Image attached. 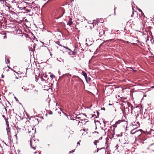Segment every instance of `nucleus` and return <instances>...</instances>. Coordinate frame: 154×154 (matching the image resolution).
<instances>
[{
  "label": "nucleus",
  "mask_w": 154,
  "mask_h": 154,
  "mask_svg": "<svg viewBox=\"0 0 154 154\" xmlns=\"http://www.w3.org/2000/svg\"><path fill=\"white\" fill-rule=\"evenodd\" d=\"M75 118L76 119L80 120L83 125H85L87 122H88L86 116L84 114H81L76 116Z\"/></svg>",
  "instance_id": "f257e3e1"
},
{
  "label": "nucleus",
  "mask_w": 154,
  "mask_h": 154,
  "mask_svg": "<svg viewBox=\"0 0 154 154\" xmlns=\"http://www.w3.org/2000/svg\"><path fill=\"white\" fill-rule=\"evenodd\" d=\"M3 117L6 122V130L7 132V134L8 138H10L11 137V133L10 131L11 129L9 128V124L8 122L7 119L5 117V116L4 115L2 116Z\"/></svg>",
  "instance_id": "f03ea898"
},
{
  "label": "nucleus",
  "mask_w": 154,
  "mask_h": 154,
  "mask_svg": "<svg viewBox=\"0 0 154 154\" xmlns=\"http://www.w3.org/2000/svg\"><path fill=\"white\" fill-rule=\"evenodd\" d=\"M103 124H102V125H101V129L104 130L105 131V134H106L108 135H109L112 134V133H111V131H110L111 126H110L108 127V128H104L102 126V125H103L104 126V127H105L106 126V125L105 124V123H104V122L103 121Z\"/></svg>",
  "instance_id": "7ed1b4c3"
},
{
  "label": "nucleus",
  "mask_w": 154,
  "mask_h": 154,
  "mask_svg": "<svg viewBox=\"0 0 154 154\" xmlns=\"http://www.w3.org/2000/svg\"><path fill=\"white\" fill-rule=\"evenodd\" d=\"M27 130L28 133L29 134V135L31 136L32 135L33 137L35 132V128L34 127L31 126H28V127Z\"/></svg>",
  "instance_id": "20e7f679"
},
{
  "label": "nucleus",
  "mask_w": 154,
  "mask_h": 154,
  "mask_svg": "<svg viewBox=\"0 0 154 154\" xmlns=\"http://www.w3.org/2000/svg\"><path fill=\"white\" fill-rule=\"evenodd\" d=\"M32 96L34 99L37 100L38 97V91L36 90H35L33 91L32 93Z\"/></svg>",
  "instance_id": "39448f33"
},
{
  "label": "nucleus",
  "mask_w": 154,
  "mask_h": 154,
  "mask_svg": "<svg viewBox=\"0 0 154 154\" xmlns=\"http://www.w3.org/2000/svg\"><path fill=\"white\" fill-rule=\"evenodd\" d=\"M133 23V21L131 20L129 21V23L130 24L131 28L132 29H134V24Z\"/></svg>",
  "instance_id": "423d86ee"
},
{
  "label": "nucleus",
  "mask_w": 154,
  "mask_h": 154,
  "mask_svg": "<svg viewBox=\"0 0 154 154\" xmlns=\"http://www.w3.org/2000/svg\"><path fill=\"white\" fill-rule=\"evenodd\" d=\"M73 120H75L76 121L78 122V126H82L83 125V124H82V123L81 122V121L80 120H78L77 119L75 120V119H73Z\"/></svg>",
  "instance_id": "0eeeda50"
},
{
  "label": "nucleus",
  "mask_w": 154,
  "mask_h": 154,
  "mask_svg": "<svg viewBox=\"0 0 154 154\" xmlns=\"http://www.w3.org/2000/svg\"><path fill=\"white\" fill-rule=\"evenodd\" d=\"M72 18H70L69 19V20L67 23V25L69 26H70L72 23Z\"/></svg>",
  "instance_id": "6e6552de"
},
{
  "label": "nucleus",
  "mask_w": 154,
  "mask_h": 154,
  "mask_svg": "<svg viewBox=\"0 0 154 154\" xmlns=\"http://www.w3.org/2000/svg\"><path fill=\"white\" fill-rule=\"evenodd\" d=\"M141 134V132L140 130L135 131V134H136L137 137H138Z\"/></svg>",
  "instance_id": "1a4fd4ad"
},
{
  "label": "nucleus",
  "mask_w": 154,
  "mask_h": 154,
  "mask_svg": "<svg viewBox=\"0 0 154 154\" xmlns=\"http://www.w3.org/2000/svg\"><path fill=\"white\" fill-rule=\"evenodd\" d=\"M134 3L133 2H131V5L132 6V9L133 10V13L131 15V17H132V15H134Z\"/></svg>",
  "instance_id": "9d476101"
},
{
  "label": "nucleus",
  "mask_w": 154,
  "mask_h": 154,
  "mask_svg": "<svg viewBox=\"0 0 154 154\" xmlns=\"http://www.w3.org/2000/svg\"><path fill=\"white\" fill-rule=\"evenodd\" d=\"M140 124L138 122H136V124H135V127H135V129L137 128H138L140 127Z\"/></svg>",
  "instance_id": "9b49d317"
},
{
  "label": "nucleus",
  "mask_w": 154,
  "mask_h": 154,
  "mask_svg": "<svg viewBox=\"0 0 154 154\" xmlns=\"http://www.w3.org/2000/svg\"><path fill=\"white\" fill-rule=\"evenodd\" d=\"M104 31L103 30H101L99 33V34L100 35V36L103 35L104 34Z\"/></svg>",
  "instance_id": "f8f14e48"
},
{
  "label": "nucleus",
  "mask_w": 154,
  "mask_h": 154,
  "mask_svg": "<svg viewBox=\"0 0 154 154\" xmlns=\"http://www.w3.org/2000/svg\"><path fill=\"white\" fill-rule=\"evenodd\" d=\"M82 73H83V75H84V76L85 77V78L86 79L87 78V74L86 73V72H82Z\"/></svg>",
  "instance_id": "ddd939ff"
},
{
  "label": "nucleus",
  "mask_w": 154,
  "mask_h": 154,
  "mask_svg": "<svg viewBox=\"0 0 154 154\" xmlns=\"http://www.w3.org/2000/svg\"><path fill=\"white\" fill-rule=\"evenodd\" d=\"M131 135H134L135 134L134 129H133L131 131Z\"/></svg>",
  "instance_id": "4468645a"
},
{
  "label": "nucleus",
  "mask_w": 154,
  "mask_h": 154,
  "mask_svg": "<svg viewBox=\"0 0 154 154\" xmlns=\"http://www.w3.org/2000/svg\"><path fill=\"white\" fill-rule=\"evenodd\" d=\"M32 140H31V141H30V145H31V147L34 150L35 149V147L34 146H32Z\"/></svg>",
  "instance_id": "2eb2a0df"
},
{
  "label": "nucleus",
  "mask_w": 154,
  "mask_h": 154,
  "mask_svg": "<svg viewBox=\"0 0 154 154\" xmlns=\"http://www.w3.org/2000/svg\"><path fill=\"white\" fill-rule=\"evenodd\" d=\"M69 51H68L69 54L70 55H72V51H71V50L70 49V50H69Z\"/></svg>",
  "instance_id": "dca6fc26"
},
{
  "label": "nucleus",
  "mask_w": 154,
  "mask_h": 154,
  "mask_svg": "<svg viewBox=\"0 0 154 154\" xmlns=\"http://www.w3.org/2000/svg\"><path fill=\"white\" fill-rule=\"evenodd\" d=\"M50 77L52 79L55 77V76L53 74H51L50 75Z\"/></svg>",
  "instance_id": "f3484780"
},
{
  "label": "nucleus",
  "mask_w": 154,
  "mask_h": 154,
  "mask_svg": "<svg viewBox=\"0 0 154 154\" xmlns=\"http://www.w3.org/2000/svg\"><path fill=\"white\" fill-rule=\"evenodd\" d=\"M5 62L6 63H7L8 62V63H9L10 62V61L8 59H6V58L5 57Z\"/></svg>",
  "instance_id": "a211bd4d"
},
{
  "label": "nucleus",
  "mask_w": 154,
  "mask_h": 154,
  "mask_svg": "<svg viewBox=\"0 0 154 154\" xmlns=\"http://www.w3.org/2000/svg\"><path fill=\"white\" fill-rule=\"evenodd\" d=\"M136 42H137V43H135V46L136 45H137V43H140V41L138 39H137V40H136Z\"/></svg>",
  "instance_id": "6ab92c4d"
},
{
  "label": "nucleus",
  "mask_w": 154,
  "mask_h": 154,
  "mask_svg": "<svg viewBox=\"0 0 154 154\" xmlns=\"http://www.w3.org/2000/svg\"><path fill=\"white\" fill-rule=\"evenodd\" d=\"M105 148L104 147H102V148H100V149H99L98 148V149H97V152H98V151H99V150H101V149H105Z\"/></svg>",
  "instance_id": "aec40b11"
},
{
  "label": "nucleus",
  "mask_w": 154,
  "mask_h": 154,
  "mask_svg": "<svg viewBox=\"0 0 154 154\" xmlns=\"http://www.w3.org/2000/svg\"><path fill=\"white\" fill-rule=\"evenodd\" d=\"M105 148L104 147H102V148H100V149H99L98 148V149H97V152H98V151H99V150H101V149H105Z\"/></svg>",
  "instance_id": "412c9836"
},
{
  "label": "nucleus",
  "mask_w": 154,
  "mask_h": 154,
  "mask_svg": "<svg viewBox=\"0 0 154 154\" xmlns=\"http://www.w3.org/2000/svg\"><path fill=\"white\" fill-rule=\"evenodd\" d=\"M41 80L42 81H43H43L45 82V79H43L42 77H41Z\"/></svg>",
  "instance_id": "4be33fe9"
},
{
  "label": "nucleus",
  "mask_w": 154,
  "mask_h": 154,
  "mask_svg": "<svg viewBox=\"0 0 154 154\" xmlns=\"http://www.w3.org/2000/svg\"><path fill=\"white\" fill-rule=\"evenodd\" d=\"M90 26L91 27H94V24L92 23V24H90Z\"/></svg>",
  "instance_id": "5701e85b"
},
{
  "label": "nucleus",
  "mask_w": 154,
  "mask_h": 154,
  "mask_svg": "<svg viewBox=\"0 0 154 154\" xmlns=\"http://www.w3.org/2000/svg\"><path fill=\"white\" fill-rule=\"evenodd\" d=\"M137 8L138 9V11H139L141 12L143 14V13L142 12V11H141V9H140L139 8H138L137 7Z\"/></svg>",
  "instance_id": "b1692460"
},
{
  "label": "nucleus",
  "mask_w": 154,
  "mask_h": 154,
  "mask_svg": "<svg viewBox=\"0 0 154 154\" xmlns=\"http://www.w3.org/2000/svg\"><path fill=\"white\" fill-rule=\"evenodd\" d=\"M65 75H66V76H68V75H69V76H71V75L69 74H66Z\"/></svg>",
  "instance_id": "393cba45"
},
{
  "label": "nucleus",
  "mask_w": 154,
  "mask_h": 154,
  "mask_svg": "<svg viewBox=\"0 0 154 154\" xmlns=\"http://www.w3.org/2000/svg\"><path fill=\"white\" fill-rule=\"evenodd\" d=\"M63 47L65 48L66 49L68 50H70V49L68 48L67 47H65V46H63Z\"/></svg>",
  "instance_id": "a878e982"
},
{
  "label": "nucleus",
  "mask_w": 154,
  "mask_h": 154,
  "mask_svg": "<svg viewBox=\"0 0 154 154\" xmlns=\"http://www.w3.org/2000/svg\"><path fill=\"white\" fill-rule=\"evenodd\" d=\"M60 43V42H59V41H57L56 42V43L58 44V45H59L60 46H62V45H60L59 44V43Z\"/></svg>",
  "instance_id": "bb28decb"
},
{
  "label": "nucleus",
  "mask_w": 154,
  "mask_h": 154,
  "mask_svg": "<svg viewBox=\"0 0 154 154\" xmlns=\"http://www.w3.org/2000/svg\"><path fill=\"white\" fill-rule=\"evenodd\" d=\"M72 55H75V52H73V51L72 52Z\"/></svg>",
  "instance_id": "cd10ccee"
},
{
  "label": "nucleus",
  "mask_w": 154,
  "mask_h": 154,
  "mask_svg": "<svg viewBox=\"0 0 154 154\" xmlns=\"http://www.w3.org/2000/svg\"><path fill=\"white\" fill-rule=\"evenodd\" d=\"M96 143H97V141H95L94 142V144L95 145H97Z\"/></svg>",
  "instance_id": "c85d7f7f"
},
{
  "label": "nucleus",
  "mask_w": 154,
  "mask_h": 154,
  "mask_svg": "<svg viewBox=\"0 0 154 154\" xmlns=\"http://www.w3.org/2000/svg\"><path fill=\"white\" fill-rule=\"evenodd\" d=\"M74 152V150H72V151H70L69 152V153H72V152Z\"/></svg>",
  "instance_id": "c756f323"
},
{
  "label": "nucleus",
  "mask_w": 154,
  "mask_h": 154,
  "mask_svg": "<svg viewBox=\"0 0 154 154\" xmlns=\"http://www.w3.org/2000/svg\"><path fill=\"white\" fill-rule=\"evenodd\" d=\"M49 114H52V112H51H51H50Z\"/></svg>",
  "instance_id": "7c9ffc66"
},
{
  "label": "nucleus",
  "mask_w": 154,
  "mask_h": 154,
  "mask_svg": "<svg viewBox=\"0 0 154 154\" xmlns=\"http://www.w3.org/2000/svg\"><path fill=\"white\" fill-rule=\"evenodd\" d=\"M29 90V89H27V90ZM26 88H25V89H24V91H26Z\"/></svg>",
  "instance_id": "2f4dec72"
},
{
  "label": "nucleus",
  "mask_w": 154,
  "mask_h": 154,
  "mask_svg": "<svg viewBox=\"0 0 154 154\" xmlns=\"http://www.w3.org/2000/svg\"><path fill=\"white\" fill-rule=\"evenodd\" d=\"M102 109L103 110H105V108H103Z\"/></svg>",
  "instance_id": "473e14b6"
},
{
  "label": "nucleus",
  "mask_w": 154,
  "mask_h": 154,
  "mask_svg": "<svg viewBox=\"0 0 154 154\" xmlns=\"http://www.w3.org/2000/svg\"><path fill=\"white\" fill-rule=\"evenodd\" d=\"M77 144H79V145H80V143H79V142H78L77 143Z\"/></svg>",
  "instance_id": "72a5a7b5"
},
{
  "label": "nucleus",
  "mask_w": 154,
  "mask_h": 154,
  "mask_svg": "<svg viewBox=\"0 0 154 154\" xmlns=\"http://www.w3.org/2000/svg\"><path fill=\"white\" fill-rule=\"evenodd\" d=\"M4 75H2V78H4Z\"/></svg>",
  "instance_id": "f704fd0d"
},
{
  "label": "nucleus",
  "mask_w": 154,
  "mask_h": 154,
  "mask_svg": "<svg viewBox=\"0 0 154 154\" xmlns=\"http://www.w3.org/2000/svg\"><path fill=\"white\" fill-rule=\"evenodd\" d=\"M95 116V115H93L92 116V117H94V116Z\"/></svg>",
  "instance_id": "c9c22d12"
},
{
  "label": "nucleus",
  "mask_w": 154,
  "mask_h": 154,
  "mask_svg": "<svg viewBox=\"0 0 154 154\" xmlns=\"http://www.w3.org/2000/svg\"><path fill=\"white\" fill-rule=\"evenodd\" d=\"M133 107H131V110H132L133 109Z\"/></svg>",
  "instance_id": "e433bc0d"
},
{
  "label": "nucleus",
  "mask_w": 154,
  "mask_h": 154,
  "mask_svg": "<svg viewBox=\"0 0 154 154\" xmlns=\"http://www.w3.org/2000/svg\"><path fill=\"white\" fill-rule=\"evenodd\" d=\"M15 136L16 137H17V134H15Z\"/></svg>",
  "instance_id": "4c0bfd02"
},
{
  "label": "nucleus",
  "mask_w": 154,
  "mask_h": 154,
  "mask_svg": "<svg viewBox=\"0 0 154 154\" xmlns=\"http://www.w3.org/2000/svg\"><path fill=\"white\" fill-rule=\"evenodd\" d=\"M97 114H98V115L99 116V112H97Z\"/></svg>",
  "instance_id": "58836bf2"
},
{
  "label": "nucleus",
  "mask_w": 154,
  "mask_h": 154,
  "mask_svg": "<svg viewBox=\"0 0 154 154\" xmlns=\"http://www.w3.org/2000/svg\"><path fill=\"white\" fill-rule=\"evenodd\" d=\"M135 86H136V85L137 84H138V83H137L135 82Z\"/></svg>",
  "instance_id": "ea45409f"
},
{
  "label": "nucleus",
  "mask_w": 154,
  "mask_h": 154,
  "mask_svg": "<svg viewBox=\"0 0 154 154\" xmlns=\"http://www.w3.org/2000/svg\"><path fill=\"white\" fill-rule=\"evenodd\" d=\"M135 38H136L137 39H138V37H136L135 36Z\"/></svg>",
  "instance_id": "a19ab883"
},
{
  "label": "nucleus",
  "mask_w": 154,
  "mask_h": 154,
  "mask_svg": "<svg viewBox=\"0 0 154 154\" xmlns=\"http://www.w3.org/2000/svg\"><path fill=\"white\" fill-rule=\"evenodd\" d=\"M46 87H47V86H46L45 85V88H46Z\"/></svg>",
  "instance_id": "79ce46f5"
},
{
  "label": "nucleus",
  "mask_w": 154,
  "mask_h": 154,
  "mask_svg": "<svg viewBox=\"0 0 154 154\" xmlns=\"http://www.w3.org/2000/svg\"><path fill=\"white\" fill-rule=\"evenodd\" d=\"M114 131V129H113V131Z\"/></svg>",
  "instance_id": "37998d69"
},
{
  "label": "nucleus",
  "mask_w": 154,
  "mask_h": 154,
  "mask_svg": "<svg viewBox=\"0 0 154 154\" xmlns=\"http://www.w3.org/2000/svg\"><path fill=\"white\" fill-rule=\"evenodd\" d=\"M17 133H18V130H17Z\"/></svg>",
  "instance_id": "c03bdc74"
},
{
  "label": "nucleus",
  "mask_w": 154,
  "mask_h": 154,
  "mask_svg": "<svg viewBox=\"0 0 154 154\" xmlns=\"http://www.w3.org/2000/svg\"><path fill=\"white\" fill-rule=\"evenodd\" d=\"M95 133H98V132H97V131H96V132H95Z\"/></svg>",
  "instance_id": "a18cd8bd"
},
{
  "label": "nucleus",
  "mask_w": 154,
  "mask_h": 154,
  "mask_svg": "<svg viewBox=\"0 0 154 154\" xmlns=\"http://www.w3.org/2000/svg\"><path fill=\"white\" fill-rule=\"evenodd\" d=\"M15 98L16 100H17V99L16 98V97H15Z\"/></svg>",
  "instance_id": "49530a36"
},
{
  "label": "nucleus",
  "mask_w": 154,
  "mask_h": 154,
  "mask_svg": "<svg viewBox=\"0 0 154 154\" xmlns=\"http://www.w3.org/2000/svg\"><path fill=\"white\" fill-rule=\"evenodd\" d=\"M5 37H6V36H4V38H5Z\"/></svg>",
  "instance_id": "de8ad7c7"
},
{
  "label": "nucleus",
  "mask_w": 154,
  "mask_h": 154,
  "mask_svg": "<svg viewBox=\"0 0 154 154\" xmlns=\"http://www.w3.org/2000/svg\"><path fill=\"white\" fill-rule=\"evenodd\" d=\"M109 105H111V104H109Z\"/></svg>",
  "instance_id": "09e8293b"
},
{
  "label": "nucleus",
  "mask_w": 154,
  "mask_h": 154,
  "mask_svg": "<svg viewBox=\"0 0 154 154\" xmlns=\"http://www.w3.org/2000/svg\"><path fill=\"white\" fill-rule=\"evenodd\" d=\"M97 122H99H99L98 121H97Z\"/></svg>",
  "instance_id": "8fccbe9b"
},
{
  "label": "nucleus",
  "mask_w": 154,
  "mask_h": 154,
  "mask_svg": "<svg viewBox=\"0 0 154 154\" xmlns=\"http://www.w3.org/2000/svg\"><path fill=\"white\" fill-rule=\"evenodd\" d=\"M22 89H23V87H22Z\"/></svg>",
  "instance_id": "3c124183"
},
{
  "label": "nucleus",
  "mask_w": 154,
  "mask_h": 154,
  "mask_svg": "<svg viewBox=\"0 0 154 154\" xmlns=\"http://www.w3.org/2000/svg\"><path fill=\"white\" fill-rule=\"evenodd\" d=\"M8 67L9 68H10V67H9V66H8Z\"/></svg>",
  "instance_id": "603ef678"
},
{
  "label": "nucleus",
  "mask_w": 154,
  "mask_h": 154,
  "mask_svg": "<svg viewBox=\"0 0 154 154\" xmlns=\"http://www.w3.org/2000/svg\"><path fill=\"white\" fill-rule=\"evenodd\" d=\"M135 107H136V108H137V106H135Z\"/></svg>",
  "instance_id": "864d4df0"
},
{
  "label": "nucleus",
  "mask_w": 154,
  "mask_h": 154,
  "mask_svg": "<svg viewBox=\"0 0 154 154\" xmlns=\"http://www.w3.org/2000/svg\"><path fill=\"white\" fill-rule=\"evenodd\" d=\"M152 88H154V87L153 86V87H152Z\"/></svg>",
  "instance_id": "5fc2aeb1"
},
{
  "label": "nucleus",
  "mask_w": 154,
  "mask_h": 154,
  "mask_svg": "<svg viewBox=\"0 0 154 154\" xmlns=\"http://www.w3.org/2000/svg\"><path fill=\"white\" fill-rule=\"evenodd\" d=\"M46 90H48V89H47Z\"/></svg>",
  "instance_id": "6e6d98bb"
},
{
  "label": "nucleus",
  "mask_w": 154,
  "mask_h": 154,
  "mask_svg": "<svg viewBox=\"0 0 154 154\" xmlns=\"http://www.w3.org/2000/svg\"><path fill=\"white\" fill-rule=\"evenodd\" d=\"M153 154H154V152H153Z\"/></svg>",
  "instance_id": "4d7b16f0"
}]
</instances>
